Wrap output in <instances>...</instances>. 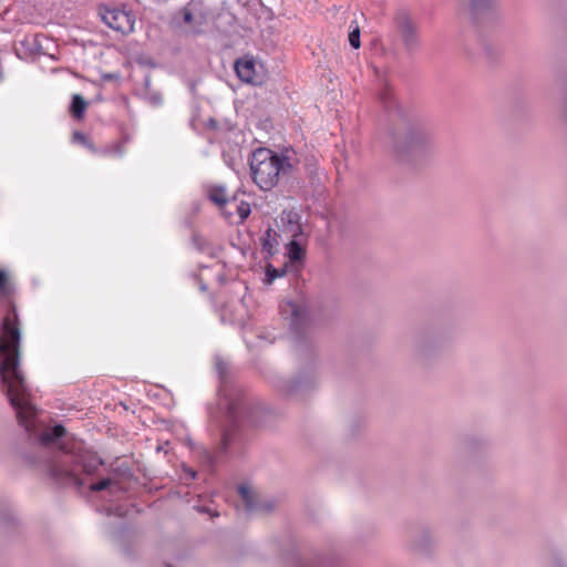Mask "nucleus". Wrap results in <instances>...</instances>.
<instances>
[{"instance_id": "423d86ee", "label": "nucleus", "mask_w": 567, "mask_h": 567, "mask_svg": "<svg viewBox=\"0 0 567 567\" xmlns=\"http://www.w3.org/2000/svg\"><path fill=\"white\" fill-rule=\"evenodd\" d=\"M395 23L405 49L410 52L417 50L421 42L416 25L411 17L405 12H399L395 16Z\"/></svg>"}, {"instance_id": "2eb2a0df", "label": "nucleus", "mask_w": 567, "mask_h": 567, "mask_svg": "<svg viewBox=\"0 0 567 567\" xmlns=\"http://www.w3.org/2000/svg\"><path fill=\"white\" fill-rule=\"evenodd\" d=\"M285 230L290 234V236L296 239L302 234V226L297 220H292L291 218L288 219V224L285 228Z\"/></svg>"}, {"instance_id": "5701e85b", "label": "nucleus", "mask_w": 567, "mask_h": 567, "mask_svg": "<svg viewBox=\"0 0 567 567\" xmlns=\"http://www.w3.org/2000/svg\"><path fill=\"white\" fill-rule=\"evenodd\" d=\"M186 473L189 475L190 478H195L196 477V472L193 471V470H186Z\"/></svg>"}, {"instance_id": "aec40b11", "label": "nucleus", "mask_w": 567, "mask_h": 567, "mask_svg": "<svg viewBox=\"0 0 567 567\" xmlns=\"http://www.w3.org/2000/svg\"><path fill=\"white\" fill-rule=\"evenodd\" d=\"M10 292L9 276L6 270H0V295H8Z\"/></svg>"}, {"instance_id": "dca6fc26", "label": "nucleus", "mask_w": 567, "mask_h": 567, "mask_svg": "<svg viewBox=\"0 0 567 567\" xmlns=\"http://www.w3.org/2000/svg\"><path fill=\"white\" fill-rule=\"evenodd\" d=\"M275 231L271 228H268L265 237H264V248L268 250V252L272 254V250L275 246L277 245V241L275 239Z\"/></svg>"}, {"instance_id": "1a4fd4ad", "label": "nucleus", "mask_w": 567, "mask_h": 567, "mask_svg": "<svg viewBox=\"0 0 567 567\" xmlns=\"http://www.w3.org/2000/svg\"><path fill=\"white\" fill-rule=\"evenodd\" d=\"M86 107L87 102L84 100V97L80 94H74L70 106L71 115L76 120H82Z\"/></svg>"}, {"instance_id": "7ed1b4c3", "label": "nucleus", "mask_w": 567, "mask_h": 567, "mask_svg": "<svg viewBox=\"0 0 567 567\" xmlns=\"http://www.w3.org/2000/svg\"><path fill=\"white\" fill-rule=\"evenodd\" d=\"M433 145L431 133L419 123H409L393 134L392 150L401 162H417Z\"/></svg>"}, {"instance_id": "4468645a", "label": "nucleus", "mask_w": 567, "mask_h": 567, "mask_svg": "<svg viewBox=\"0 0 567 567\" xmlns=\"http://www.w3.org/2000/svg\"><path fill=\"white\" fill-rule=\"evenodd\" d=\"M228 207L236 208L240 221L245 220L250 214V205L245 202L237 204V200L235 199V204H229Z\"/></svg>"}, {"instance_id": "9d476101", "label": "nucleus", "mask_w": 567, "mask_h": 567, "mask_svg": "<svg viewBox=\"0 0 567 567\" xmlns=\"http://www.w3.org/2000/svg\"><path fill=\"white\" fill-rule=\"evenodd\" d=\"M210 199L217 204L220 208L228 207L229 204H235V198H227L224 187H215L209 193Z\"/></svg>"}, {"instance_id": "f257e3e1", "label": "nucleus", "mask_w": 567, "mask_h": 567, "mask_svg": "<svg viewBox=\"0 0 567 567\" xmlns=\"http://www.w3.org/2000/svg\"><path fill=\"white\" fill-rule=\"evenodd\" d=\"M20 331L11 327L6 319L0 337V375L2 389L11 405L17 411L21 424L30 430L28 421L34 415V408L29 401L24 377L19 368Z\"/></svg>"}, {"instance_id": "9b49d317", "label": "nucleus", "mask_w": 567, "mask_h": 567, "mask_svg": "<svg viewBox=\"0 0 567 567\" xmlns=\"http://www.w3.org/2000/svg\"><path fill=\"white\" fill-rule=\"evenodd\" d=\"M287 256L291 262L300 261L305 256V250L301 245L296 240H290L287 246Z\"/></svg>"}, {"instance_id": "4be33fe9", "label": "nucleus", "mask_w": 567, "mask_h": 567, "mask_svg": "<svg viewBox=\"0 0 567 567\" xmlns=\"http://www.w3.org/2000/svg\"><path fill=\"white\" fill-rule=\"evenodd\" d=\"M73 136H74L75 140H79L81 142L84 141V136L81 133H79V132H75Z\"/></svg>"}, {"instance_id": "20e7f679", "label": "nucleus", "mask_w": 567, "mask_h": 567, "mask_svg": "<svg viewBox=\"0 0 567 567\" xmlns=\"http://www.w3.org/2000/svg\"><path fill=\"white\" fill-rule=\"evenodd\" d=\"M100 16L104 23L123 34H128L134 30L135 16L131 11L121 8L101 7Z\"/></svg>"}, {"instance_id": "412c9836", "label": "nucleus", "mask_w": 567, "mask_h": 567, "mask_svg": "<svg viewBox=\"0 0 567 567\" xmlns=\"http://www.w3.org/2000/svg\"><path fill=\"white\" fill-rule=\"evenodd\" d=\"M100 465H103V461H102V460H99V458H93V460H91V461H89V462H85V463L83 464V470H84V472H85V473H87V474H93V473H95V472H96V470H97V467H99Z\"/></svg>"}, {"instance_id": "6ab92c4d", "label": "nucleus", "mask_w": 567, "mask_h": 567, "mask_svg": "<svg viewBox=\"0 0 567 567\" xmlns=\"http://www.w3.org/2000/svg\"><path fill=\"white\" fill-rule=\"evenodd\" d=\"M349 43L353 49H359L360 43V28L359 25H355L351 32L349 33Z\"/></svg>"}, {"instance_id": "f3484780", "label": "nucleus", "mask_w": 567, "mask_h": 567, "mask_svg": "<svg viewBox=\"0 0 567 567\" xmlns=\"http://www.w3.org/2000/svg\"><path fill=\"white\" fill-rule=\"evenodd\" d=\"M286 274V269H276L271 265L266 267V282L271 284L276 278L282 277Z\"/></svg>"}, {"instance_id": "6e6552de", "label": "nucleus", "mask_w": 567, "mask_h": 567, "mask_svg": "<svg viewBox=\"0 0 567 567\" xmlns=\"http://www.w3.org/2000/svg\"><path fill=\"white\" fill-rule=\"evenodd\" d=\"M472 14L481 18L496 7V0H468Z\"/></svg>"}, {"instance_id": "f8f14e48", "label": "nucleus", "mask_w": 567, "mask_h": 567, "mask_svg": "<svg viewBox=\"0 0 567 567\" xmlns=\"http://www.w3.org/2000/svg\"><path fill=\"white\" fill-rule=\"evenodd\" d=\"M65 433V429L62 425H55L53 429L44 431L40 435V441L44 445H49L54 442V440L63 436Z\"/></svg>"}, {"instance_id": "ddd939ff", "label": "nucleus", "mask_w": 567, "mask_h": 567, "mask_svg": "<svg viewBox=\"0 0 567 567\" xmlns=\"http://www.w3.org/2000/svg\"><path fill=\"white\" fill-rule=\"evenodd\" d=\"M239 494L245 502V506L248 511H254L256 506V495L246 486L239 487Z\"/></svg>"}, {"instance_id": "0eeeda50", "label": "nucleus", "mask_w": 567, "mask_h": 567, "mask_svg": "<svg viewBox=\"0 0 567 567\" xmlns=\"http://www.w3.org/2000/svg\"><path fill=\"white\" fill-rule=\"evenodd\" d=\"M235 71L238 78L252 85H261L265 81L262 66L257 65L254 58L244 56L235 62Z\"/></svg>"}, {"instance_id": "a211bd4d", "label": "nucleus", "mask_w": 567, "mask_h": 567, "mask_svg": "<svg viewBox=\"0 0 567 567\" xmlns=\"http://www.w3.org/2000/svg\"><path fill=\"white\" fill-rule=\"evenodd\" d=\"M116 483L117 482L114 478L107 477V478H103L102 481H100L97 483L92 484L90 486V489L92 492H100V491L109 488L110 486L115 485Z\"/></svg>"}, {"instance_id": "f03ea898", "label": "nucleus", "mask_w": 567, "mask_h": 567, "mask_svg": "<svg viewBox=\"0 0 567 567\" xmlns=\"http://www.w3.org/2000/svg\"><path fill=\"white\" fill-rule=\"evenodd\" d=\"M297 164V158L289 152L278 154L268 148H259L254 152L250 161L252 179L260 189L270 190L281 177L290 175Z\"/></svg>"}, {"instance_id": "b1692460", "label": "nucleus", "mask_w": 567, "mask_h": 567, "mask_svg": "<svg viewBox=\"0 0 567 567\" xmlns=\"http://www.w3.org/2000/svg\"><path fill=\"white\" fill-rule=\"evenodd\" d=\"M227 215L228 216H231L233 215V212L229 209V210H226Z\"/></svg>"}, {"instance_id": "39448f33", "label": "nucleus", "mask_w": 567, "mask_h": 567, "mask_svg": "<svg viewBox=\"0 0 567 567\" xmlns=\"http://www.w3.org/2000/svg\"><path fill=\"white\" fill-rule=\"evenodd\" d=\"M173 21L186 32L198 33L206 18L197 6L189 3L174 16Z\"/></svg>"}]
</instances>
